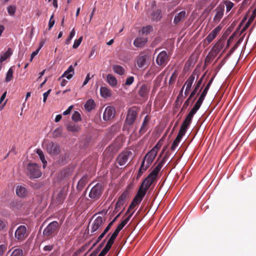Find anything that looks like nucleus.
<instances>
[{"instance_id": "f257e3e1", "label": "nucleus", "mask_w": 256, "mask_h": 256, "mask_svg": "<svg viewBox=\"0 0 256 256\" xmlns=\"http://www.w3.org/2000/svg\"><path fill=\"white\" fill-rule=\"evenodd\" d=\"M61 224L57 221L50 222L43 231V235L47 239H49L57 234L60 228Z\"/></svg>"}, {"instance_id": "f03ea898", "label": "nucleus", "mask_w": 256, "mask_h": 256, "mask_svg": "<svg viewBox=\"0 0 256 256\" xmlns=\"http://www.w3.org/2000/svg\"><path fill=\"white\" fill-rule=\"evenodd\" d=\"M198 110L194 108H192L188 115L186 116L182 124L180 126V130L178 133V136H180L182 138L185 134L187 129L190 124L194 115L198 112Z\"/></svg>"}, {"instance_id": "7ed1b4c3", "label": "nucleus", "mask_w": 256, "mask_h": 256, "mask_svg": "<svg viewBox=\"0 0 256 256\" xmlns=\"http://www.w3.org/2000/svg\"><path fill=\"white\" fill-rule=\"evenodd\" d=\"M26 174L30 179H34L40 178L42 172L40 167L35 163H30L27 165Z\"/></svg>"}, {"instance_id": "20e7f679", "label": "nucleus", "mask_w": 256, "mask_h": 256, "mask_svg": "<svg viewBox=\"0 0 256 256\" xmlns=\"http://www.w3.org/2000/svg\"><path fill=\"white\" fill-rule=\"evenodd\" d=\"M158 175V174L152 170L144 179L140 186L148 190L151 185L156 181Z\"/></svg>"}, {"instance_id": "39448f33", "label": "nucleus", "mask_w": 256, "mask_h": 256, "mask_svg": "<svg viewBox=\"0 0 256 256\" xmlns=\"http://www.w3.org/2000/svg\"><path fill=\"white\" fill-rule=\"evenodd\" d=\"M138 114V110L136 107L132 106L130 108L127 112L125 124L131 126L134 122Z\"/></svg>"}, {"instance_id": "423d86ee", "label": "nucleus", "mask_w": 256, "mask_h": 256, "mask_svg": "<svg viewBox=\"0 0 256 256\" xmlns=\"http://www.w3.org/2000/svg\"><path fill=\"white\" fill-rule=\"evenodd\" d=\"M102 194V185L98 183L90 190L88 196L94 200H97L100 198Z\"/></svg>"}, {"instance_id": "0eeeda50", "label": "nucleus", "mask_w": 256, "mask_h": 256, "mask_svg": "<svg viewBox=\"0 0 256 256\" xmlns=\"http://www.w3.org/2000/svg\"><path fill=\"white\" fill-rule=\"evenodd\" d=\"M46 150L47 152L52 156H56L60 152V146L57 144L53 142H50L47 144Z\"/></svg>"}, {"instance_id": "6e6552de", "label": "nucleus", "mask_w": 256, "mask_h": 256, "mask_svg": "<svg viewBox=\"0 0 256 256\" xmlns=\"http://www.w3.org/2000/svg\"><path fill=\"white\" fill-rule=\"evenodd\" d=\"M169 60L167 52L164 50L159 53L156 58V62L160 66H164Z\"/></svg>"}, {"instance_id": "1a4fd4ad", "label": "nucleus", "mask_w": 256, "mask_h": 256, "mask_svg": "<svg viewBox=\"0 0 256 256\" xmlns=\"http://www.w3.org/2000/svg\"><path fill=\"white\" fill-rule=\"evenodd\" d=\"M132 153L131 151L124 152L118 154L116 161L120 166H122L126 164L128 160V158L132 155Z\"/></svg>"}, {"instance_id": "9d476101", "label": "nucleus", "mask_w": 256, "mask_h": 256, "mask_svg": "<svg viewBox=\"0 0 256 256\" xmlns=\"http://www.w3.org/2000/svg\"><path fill=\"white\" fill-rule=\"evenodd\" d=\"M210 86L208 84H206V86L204 88V90H203L202 92L200 97L198 98V100L194 104V108H196L198 110L200 109L205 98L208 92Z\"/></svg>"}, {"instance_id": "9b49d317", "label": "nucleus", "mask_w": 256, "mask_h": 256, "mask_svg": "<svg viewBox=\"0 0 256 256\" xmlns=\"http://www.w3.org/2000/svg\"><path fill=\"white\" fill-rule=\"evenodd\" d=\"M26 227L24 226L21 225L18 228L15 232V238L18 240L22 241L26 238Z\"/></svg>"}, {"instance_id": "f8f14e48", "label": "nucleus", "mask_w": 256, "mask_h": 256, "mask_svg": "<svg viewBox=\"0 0 256 256\" xmlns=\"http://www.w3.org/2000/svg\"><path fill=\"white\" fill-rule=\"evenodd\" d=\"M115 114V109L113 106H107L103 114V119L105 121L114 118Z\"/></svg>"}, {"instance_id": "ddd939ff", "label": "nucleus", "mask_w": 256, "mask_h": 256, "mask_svg": "<svg viewBox=\"0 0 256 256\" xmlns=\"http://www.w3.org/2000/svg\"><path fill=\"white\" fill-rule=\"evenodd\" d=\"M224 5L218 6L214 11L216 12L214 18V21L216 23H218L222 18L224 13Z\"/></svg>"}, {"instance_id": "4468645a", "label": "nucleus", "mask_w": 256, "mask_h": 256, "mask_svg": "<svg viewBox=\"0 0 256 256\" xmlns=\"http://www.w3.org/2000/svg\"><path fill=\"white\" fill-rule=\"evenodd\" d=\"M130 195L126 194V192H123L119 196L118 200L116 204V209L120 208L126 200L130 197Z\"/></svg>"}, {"instance_id": "2eb2a0df", "label": "nucleus", "mask_w": 256, "mask_h": 256, "mask_svg": "<svg viewBox=\"0 0 256 256\" xmlns=\"http://www.w3.org/2000/svg\"><path fill=\"white\" fill-rule=\"evenodd\" d=\"M103 224L102 218L100 216H98L94 221L92 223V228L91 232L92 233L98 230L100 226H102Z\"/></svg>"}, {"instance_id": "dca6fc26", "label": "nucleus", "mask_w": 256, "mask_h": 256, "mask_svg": "<svg viewBox=\"0 0 256 256\" xmlns=\"http://www.w3.org/2000/svg\"><path fill=\"white\" fill-rule=\"evenodd\" d=\"M222 27L220 26H218L209 34L206 38V40L208 41V43L211 42L214 39L217 34L220 31Z\"/></svg>"}, {"instance_id": "f3484780", "label": "nucleus", "mask_w": 256, "mask_h": 256, "mask_svg": "<svg viewBox=\"0 0 256 256\" xmlns=\"http://www.w3.org/2000/svg\"><path fill=\"white\" fill-rule=\"evenodd\" d=\"M157 154L154 150H150L144 157L143 160L147 163V165L150 166L154 160Z\"/></svg>"}, {"instance_id": "a211bd4d", "label": "nucleus", "mask_w": 256, "mask_h": 256, "mask_svg": "<svg viewBox=\"0 0 256 256\" xmlns=\"http://www.w3.org/2000/svg\"><path fill=\"white\" fill-rule=\"evenodd\" d=\"M150 118L148 115H146L143 120L142 125L138 132L140 135H142L144 134L148 129V124L150 121Z\"/></svg>"}, {"instance_id": "6ab92c4d", "label": "nucleus", "mask_w": 256, "mask_h": 256, "mask_svg": "<svg viewBox=\"0 0 256 256\" xmlns=\"http://www.w3.org/2000/svg\"><path fill=\"white\" fill-rule=\"evenodd\" d=\"M148 42L147 38L138 37L134 41V45L138 48L143 47Z\"/></svg>"}, {"instance_id": "aec40b11", "label": "nucleus", "mask_w": 256, "mask_h": 256, "mask_svg": "<svg viewBox=\"0 0 256 256\" xmlns=\"http://www.w3.org/2000/svg\"><path fill=\"white\" fill-rule=\"evenodd\" d=\"M150 87L148 85L142 84L138 91V94L142 98H147L150 91Z\"/></svg>"}, {"instance_id": "412c9836", "label": "nucleus", "mask_w": 256, "mask_h": 256, "mask_svg": "<svg viewBox=\"0 0 256 256\" xmlns=\"http://www.w3.org/2000/svg\"><path fill=\"white\" fill-rule=\"evenodd\" d=\"M148 58V56L145 55H140L136 58V64L139 68H142L146 64V62Z\"/></svg>"}, {"instance_id": "4be33fe9", "label": "nucleus", "mask_w": 256, "mask_h": 256, "mask_svg": "<svg viewBox=\"0 0 256 256\" xmlns=\"http://www.w3.org/2000/svg\"><path fill=\"white\" fill-rule=\"evenodd\" d=\"M224 42L222 40H219L212 47L211 50L216 54H218L224 46Z\"/></svg>"}, {"instance_id": "5701e85b", "label": "nucleus", "mask_w": 256, "mask_h": 256, "mask_svg": "<svg viewBox=\"0 0 256 256\" xmlns=\"http://www.w3.org/2000/svg\"><path fill=\"white\" fill-rule=\"evenodd\" d=\"M204 76H205V74H204L200 78V79L198 81L196 86H194V89L192 91V92H191V94L190 95V98H193L196 95V94L197 93L198 88H200V86H201V84L202 82V81H203V80H204Z\"/></svg>"}, {"instance_id": "b1692460", "label": "nucleus", "mask_w": 256, "mask_h": 256, "mask_svg": "<svg viewBox=\"0 0 256 256\" xmlns=\"http://www.w3.org/2000/svg\"><path fill=\"white\" fill-rule=\"evenodd\" d=\"M10 254V256H24V252L20 248H12L8 250V254Z\"/></svg>"}, {"instance_id": "393cba45", "label": "nucleus", "mask_w": 256, "mask_h": 256, "mask_svg": "<svg viewBox=\"0 0 256 256\" xmlns=\"http://www.w3.org/2000/svg\"><path fill=\"white\" fill-rule=\"evenodd\" d=\"M150 166L147 165V163L146 162L145 164L144 160L142 161L140 169L138 171L137 176H136V179L138 180L140 177L142 176V174L147 170V169L150 167Z\"/></svg>"}, {"instance_id": "a878e982", "label": "nucleus", "mask_w": 256, "mask_h": 256, "mask_svg": "<svg viewBox=\"0 0 256 256\" xmlns=\"http://www.w3.org/2000/svg\"><path fill=\"white\" fill-rule=\"evenodd\" d=\"M74 74V68L72 66H70L68 70L64 72L61 78H59L60 80L62 78L66 77L68 80H70Z\"/></svg>"}, {"instance_id": "bb28decb", "label": "nucleus", "mask_w": 256, "mask_h": 256, "mask_svg": "<svg viewBox=\"0 0 256 256\" xmlns=\"http://www.w3.org/2000/svg\"><path fill=\"white\" fill-rule=\"evenodd\" d=\"M16 194L18 196L24 198L27 195L28 192L24 187L18 186L16 188Z\"/></svg>"}, {"instance_id": "cd10ccee", "label": "nucleus", "mask_w": 256, "mask_h": 256, "mask_svg": "<svg viewBox=\"0 0 256 256\" xmlns=\"http://www.w3.org/2000/svg\"><path fill=\"white\" fill-rule=\"evenodd\" d=\"M106 81L112 87H114L117 84V80L111 74H108L106 76Z\"/></svg>"}, {"instance_id": "c85d7f7f", "label": "nucleus", "mask_w": 256, "mask_h": 256, "mask_svg": "<svg viewBox=\"0 0 256 256\" xmlns=\"http://www.w3.org/2000/svg\"><path fill=\"white\" fill-rule=\"evenodd\" d=\"M186 16V12L183 10L178 14L174 18V22L175 24H178L181 20L184 19Z\"/></svg>"}, {"instance_id": "c756f323", "label": "nucleus", "mask_w": 256, "mask_h": 256, "mask_svg": "<svg viewBox=\"0 0 256 256\" xmlns=\"http://www.w3.org/2000/svg\"><path fill=\"white\" fill-rule=\"evenodd\" d=\"M100 93L101 96L104 98H106L111 96L110 90L105 86H102L100 88Z\"/></svg>"}, {"instance_id": "7c9ffc66", "label": "nucleus", "mask_w": 256, "mask_h": 256, "mask_svg": "<svg viewBox=\"0 0 256 256\" xmlns=\"http://www.w3.org/2000/svg\"><path fill=\"white\" fill-rule=\"evenodd\" d=\"M66 128L68 131L74 132H78L80 130V128L75 124L70 123L68 124Z\"/></svg>"}, {"instance_id": "2f4dec72", "label": "nucleus", "mask_w": 256, "mask_h": 256, "mask_svg": "<svg viewBox=\"0 0 256 256\" xmlns=\"http://www.w3.org/2000/svg\"><path fill=\"white\" fill-rule=\"evenodd\" d=\"M119 231L117 230H115L114 232L112 233V234L110 236L109 240H108L107 243L106 244L108 245V246L112 247V244H114V240H116V238L117 237Z\"/></svg>"}, {"instance_id": "473e14b6", "label": "nucleus", "mask_w": 256, "mask_h": 256, "mask_svg": "<svg viewBox=\"0 0 256 256\" xmlns=\"http://www.w3.org/2000/svg\"><path fill=\"white\" fill-rule=\"evenodd\" d=\"M168 155L166 154L162 158V160L157 165V166L153 170L154 172H156L158 174L160 171V170L161 168H162L163 165L166 162V159L168 158Z\"/></svg>"}, {"instance_id": "72a5a7b5", "label": "nucleus", "mask_w": 256, "mask_h": 256, "mask_svg": "<svg viewBox=\"0 0 256 256\" xmlns=\"http://www.w3.org/2000/svg\"><path fill=\"white\" fill-rule=\"evenodd\" d=\"M134 212H133L132 214H130L128 218L123 220L120 224H118L117 226L116 230H118V231L120 232L122 228L126 225V224L130 220V218L132 216Z\"/></svg>"}, {"instance_id": "f704fd0d", "label": "nucleus", "mask_w": 256, "mask_h": 256, "mask_svg": "<svg viewBox=\"0 0 256 256\" xmlns=\"http://www.w3.org/2000/svg\"><path fill=\"white\" fill-rule=\"evenodd\" d=\"M94 107H95L94 102L92 99H90L88 100H87V102H86V103L84 104V108H86V110H88V112L93 110L94 108Z\"/></svg>"}, {"instance_id": "c9c22d12", "label": "nucleus", "mask_w": 256, "mask_h": 256, "mask_svg": "<svg viewBox=\"0 0 256 256\" xmlns=\"http://www.w3.org/2000/svg\"><path fill=\"white\" fill-rule=\"evenodd\" d=\"M87 182V177L83 176L80 180L78 181L77 184V189L79 190H81L83 189L85 185Z\"/></svg>"}, {"instance_id": "e433bc0d", "label": "nucleus", "mask_w": 256, "mask_h": 256, "mask_svg": "<svg viewBox=\"0 0 256 256\" xmlns=\"http://www.w3.org/2000/svg\"><path fill=\"white\" fill-rule=\"evenodd\" d=\"M162 17L161 10H156L152 14L151 18L152 20L156 22L158 21Z\"/></svg>"}, {"instance_id": "4c0bfd02", "label": "nucleus", "mask_w": 256, "mask_h": 256, "mask_svg": "<svg viewBox=\"0 0 256 256\" xmlns=\"http://www.w3.org/2000/svg\"><path fill=\"white\" fill-rule=\"evenodd\" d=\"M112 69L114 72L121 76L123 75L125 72V70L124 68L119 65L114 66Z\"/></svg>"}, {"instance_id": "58836bf2", "label": "nucleus", "mask_w": 256, "mask_h": 256, "mask_svg": "<svg viewBox=\"0 0 256 256\" xmlns=\"http://www.w3.org/2000/svg\"><path fill=\"white\" fill-rule=\"evenodd\" d=\"M36 152L39 156L40 160H41L43 164V167L45 168L47 162L45 159L44 155L42 151L40 149H37L36 150Z\"/></svg>"}, {"instance_id": "ea45409f", "label": "nucleus", "mask_w": 256, "mask_h": 256, "mask_svg": "<svg viewBox=\"0 0 256 256\" xmlns=\"http://www.w3.org/2000/svg\"><path fill=\"white\" fill-rule=\"evenodd\" d=\"M216 56L217 54H214L213 52H212L210 50V51L209 52V53L208 54V56L206 57L205 62L208 64L210 63Z\"/></svg>"}, {"instance_id": "a19ab883", "label": "nucleus", "mask_w": 256, "mask_h": 256, "mask_svg": "<svg viewBox=\"0 0 256 256\" xmlns=\"http://www.w3.org/2000/svg\"><path fill=\"white\" fill-rule=\"evenodd\" d=\"M112 222H110L108 226L106 228L104 232L100 235V236L98 238V241L100 242V240L104 237L106 234L110 230L112 226Z\"/></svg>"}, {"instance_id": "79ce46f5", "label": "nucleus", "mask_w": 256, "mask_h": 256, "mask_svg": "<svg viewBox=\"0 0 256 256\" xmlns=\"http://www.w3.org/2000/svg\"><path fill=\"white\" fill-rule=\"evenodd\" d=\"M12 54V50L10 48H8V50L0 58V62H2L6 60L8 57H10Z\"/></svg>"}, {"instance_id": "37998d69", "label": "nucleus", "mask_w": 256, "mask_h": 256, "mask_svg": "<svg viewBox=\"0 0 256 256\" xmlns=\"http://www.w3.org/2000/svg\"><path fill=\"white\" fill-rule=\"evenodd\" d=\"M182 138L180 136H177L176 138L174 140L172 146H171V150H174L178 146L179 142H180L181 139Z\"/></svg>"}, {"instance_id": "c03bdc74", "label": "nucleus", "mask_w": 256, "mask_h": 256, "mask_svg": "<svg viewBox=\"0 0 256 256\" xmlns=\"http://www.w3.org/2000/svg\"><path fill=\"white\" fill-rule=\"evenodd\" d=\"M195 78L194 74H191L190 77L188 78L186 82V84H186V86L188 87V88H191L192 84L194 82Z\"/></svg>"}, {"instance_id": "a18cd8bd", "label": "nucleus", "mask_w": 256, "mask_h": 256, "mask_svg": "<svg viewBox=\"0 0 256 256\" xmlns=\"http://www.w3.org/2000/svg\"><path fill=\"white\" fill-rule=\"evenodd\" d=\"M13 72L14 70L12 68H10L7 72L6 78V82H10L13 77Z\"/></svg>"}, {"instance_id": "49530a36", "label": "nucleus", "mask_w": 256, "mask_h": 256, "mask_svg": "<svg viewBox=\"0 0 256 256\" xmlns=\"http://www.w3.org/2000/svg\"><path fill=\"white\" fill-rule=\"evenodd\" d=\"M147 191L148 190L142 188V186H140L136 194H138V196H140V198H143L144 197Z\"/></svg>"}, {"instance_id": "de8ad7c7", "label": "nucleus", "mask_w": 256, "mask_h": 256, "mask_svg": "<svg viewBox=\"0 0 256 256\" xmlns=\"http://www.w3.org/2000/svg\"><path fill=\"white\" fill-rule=\"evenodd\" d=\"M72 119L74 122H80L81 120V116L80 114L75 111L72 116Z\"/></svg>"}, {"instance_id": "09e8293b", "label": "nucleus", "mask_w": 256, "mask_h": 256, "mask_svg": "<svg viewBox=\"0 0 256 256\" xmlns=\"http://www.w3.org/2000/svg\"><path fill=\"white\" fill-rule=\"evenodd\" d=\"M178 73L177 72L176 70H175L172 73V76L170 78V79L169 82H168L169 85H172L174 83V82L176 80V78L178 76Z\"/></svg>"}, {"instance_id": "8fccbe9b", "label": "nucleus", "mask_w": 256, "mask_h": 256, "mask_svg": "<svg viewBox=\"0 0 256 256\" xmlns=\"http://www.w3.org/2000/svg\"><path fill=\"white\" fill-rule=\"evenodd\" d=\"M75 33H76V32H75V30H74V28H73V29L71 30V32H70V34H69V36H68V38H66V40L65 44H66L68 45V44H70V40H72V38L74 36V35H75Z\"/></svg>"}, {"instance_id": "3c124183", "label": "nucleus", "mask_w": 256, "mask_h": 256, "mask_svg": "<svg viewBox=\"0 0 256 256\" xmlns=\"http://www.w3.org/2000/svg\"><path fill=\"white\" fill-rule=\"evenodd\" d=\"M8 12L10 16H13L16 12V8L15 6H10L8 7Z\"/></svg>"}, {"instance_id": "603ef678", "label": "nucleus", "mask_w": 256, "mask_h": 256, "mask_svg": "<svg viewBox=\"0 0 256 256\" xmlns=\"http://www.w3.org/2000/svg\"><path fill=\"white\" fill-rule=\"evenodd\" d=\"M185 85H184L182 87V89L180 90L179 94L177 97L176 102H180V103L182 102L183 100V90L184 89Z\"/></svg>"}, {"instance_id": "864d4df0", "label": "nucleus", "mask_w": 256, "mask_h": 256, "mask_svg": "<svg viewBox=\"0 0 256 256\" xmlns=\"http://www.w3.org/2000/svg\"><path fill=\"white\" fill-rule=\"evenodd\" d=\"M224 4L226 6V9L227 12H228L229 11H230V10L232 8V7L234 6V3L229 0H226L224 2Z\"/></svg>"}, {"instance_id": "5fc2aeb1", "label": "nucleus", "mask_w": 256, "mask_h": 256, "mask_svg": "<svg viewBox=\"0 0 256 256\" xmlns=\"http://www.w3.org/2000/svg\"><path fill=\"white\" fill-rule=\"evenodd\" d=\"M134 186V182H130L126 187V190L124 192H126V193L129 195L130 194V190L133 188Z\"/></svg>"}, {"instance_id": "6e6d98bb", "label": "nucleus", "mask_w": 256, "mask_h": 256, "mask_svg": "<svg viewBox=\"0 0 256 256\" xmlns=\"http://www.w3.org/2000/svg\"><path fill=\"white\" fill-rule=\"evenodd\" d=\"M110 246L106 244L104 248L102 250V251L100 252L98 256H104L108 252V250L110 249Z\"/></svg>"}, {"instance_id": "4d7b16f0", "label": "nucleus", "mask_w": 256, "mask_h": 256, "mask_svg": "<svg viewBox=\"0 0 256 256\" xmlns=\"http://www.w3.org/2000/svg\"><path fill=\"white\" fill-rule=\"evenodd\" d=\"M152 30V27L151 26H148L145 27H144L142 30V33L144 34H148Z\"/></svg>"}, {"instance_id": "13d9d810", "label": "nucleus", "mask_w": 256, "mask_h": 256, "mask_svg": "<svg viewBox=\"0 0 256 256\" xmlns=\"http://www.w3.org/2000/svg\"><path fill=\"white\" fill-rule=\"evenodd\" d=\"M62 132V128H56L53 132V136L54 137H58Z\"/></svg>"}, {"instance_id": "bf43d9fd", "label": "nucleus", "mask_w": 256, "mask_h": 256, "mask_svg": "<svg viewBox=\"0 0 256 256\" xmlns=\"http://www.w3.org/2000/svg\"><path fill=\"white\" fill-rule=\"evenodd\" d=\"M82 40V36H80L78 39L75 40L73 44V48H76L80 45Z\"/></svg>"}, {"instance_id": "052dcab7", "label": "nucleus", "mask_w": 256, "mask_h": 256, "mask_svg": "<svg viewBox=\"0 0 256 256\" xmlns=\"http://www.w3.org/2000/svg\"><path fill=\"white\" fill-rule=\"evenodd\" d=\"M142 199L143 198H142L138 196V194H136L132 202L136 204V205H138L140 203Z\"/></svg>"}, {"instance_id": "680f3d73", "label": "nucleus", "mask_w": 256, "mask_h": 256, "mask_svg": "<svg viewBox=\"0 0 256 256\" xmlns=\"http://www.w3.org/2000/svg\"><path fill=\"white\" fill-rule=\"evenodd\" d=\"M142 199L143 198H142L138 196V194H136L132 202L136 204V205H138L140 203Z\"/></svg>"}, {"instance_id": "e2e57ef3", "label": "nucleus", "mask_w": 256, "mask_h": 256, "mask_svg": "<svg viewBox=\"0 0 256 256\" xmlns=\"http://www.w3.org/2000/svg\"><path fill=\"white\" fill-rule=\"evenodd\" d=\"M192 98H190V96H188V98L186 100V102H184L182 108L180 110V112L183 111L184 110H186L188 106L190 104V102Z\"/></svg>"}, {"instance_id": "0e129e2a", "label": "nucleus", "mask_w": 256, "mask_h": 256, "mask_svg": "<svg viewBox=\"0 0 256 256\" xmlns=\"http://www.w3.org/2000/svg\"><path fill=\"white\" fill-rule=\"evenodd\" d=\"M42 45H40V47L36 50L35 51L33 52H32V54H31V56H30V62H32L34 58L38 54V53L40 49L42 47Z\"/></svg>"}, {"instance_id": "69168bd1", "label": "nucleus", "mask_w": 256, "mask_h": 256, "mask_svg": "<svg viewBox=\"0 0 256 256\" xmlns=\"http://www.w3.org/2000/svg\"><path fill=\"white\" fill-rule=\"evenodd\" d=\"M134 81V78L132 76H130L126 78L125 85L130 86L131 85Z\"/></svg>"}, {"instance_id": "338daca9", "label": "nucleus", "mask_w": 256, "mask_h": 256, "mask_svg": "<svg viewBox=\"0 0 256 256\" xmlns=\"http://www.w3.org/2000/svg\"><path fill=\"white\" fill-rule=\"evenodd\" d=\"M238 42H237L236 44H234V46L228 52L227 54L226 58L230 56L236 50V49L238 47Z\"/></svg>"}, {"instance_id": "774afa93", "label": "nucleus", "mask_w": 256, "mask_h": 256, "mask_svg": "<svg viewBox=\"0 0 256 256\" xmlns=\"http://www.w3.org/2000/svg\"><path fill=\"white\" fill-rule=\"evenodd\" d=\"M54 16V14H52L50 18V20H49V22H48V29L49 30H50L54 24L55 22H54V20H53Z\"/></svg>"}]
</instances>
